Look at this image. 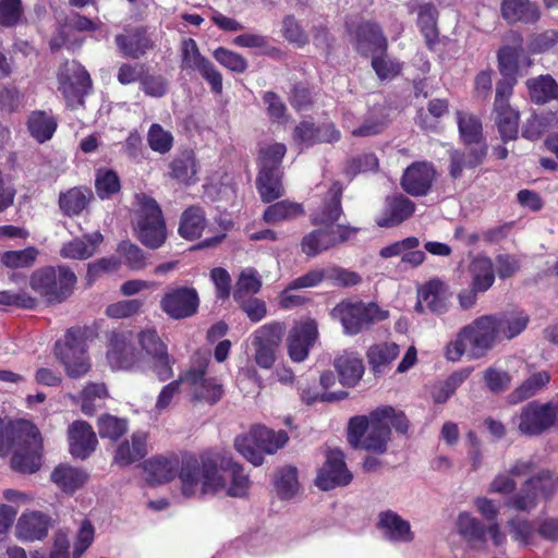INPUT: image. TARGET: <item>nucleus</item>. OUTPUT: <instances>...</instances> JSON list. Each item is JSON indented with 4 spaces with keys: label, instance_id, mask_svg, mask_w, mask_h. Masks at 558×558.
<instances>
[{
    "label": "nucleus",
    "instance_id": "nucleus-36",
    "mask_svg": "<svg viewBox=\"0 0 558 558\" xmlns=\"http://www.w3.org/2000/svg\"><path fill=\"white\" fill-rule=\"evenodd\" d=\"M50 477L61 490L72 494L84 485L87 474L69 464H60L52 471Z\"/></svg>",
    "mask_w": 558,
    "mask_h": 558
},
{
    "label": "nucleus",
    "instance_id": "nucleus-39",
    "mask_svg": "<svg viewBox=\"0 0 558 558\" xmlns=\"http://www.w3.org/2000/svg\"><path fill=\"white\" fill-rule=\"evenodd\" d=\"M303 205L291 201H280L268 206L263 215L267 223L275 225L281 221L294 220L304 216Z\"/></svg>",
    "mask_w": 558,
    "mask_h": 558
},
{
    "label": "nucleus",
    "instance_id": "nucleus-62",
    "mask_svg": "<svg viewBox=\"0 0 558 558\" xmlns=\"http://www.w3.org/2000/svg\"><path fill=\"white\" fill-rule=\"evenodd\" d=\"M372 66L380 80H389L397 76L402 69V64L396 59H391L385 52L373 57Z\"/></svg>",
    "mask_w": 558,
    "mask_h": 558
},
{
    "label": "nucleus",
    "instance_id": "nucleus-15",
    "mask_svg": "<svg viewBox=\"0 0 558 558\" xmlns=\"http://www.w3.org/2000/svg\"><path fill=\"white\" fill-rule=\"evenodd\" d=\"M283 331L282 324L272 322L260 326L252 333L254 360L259 367L265 369L272 367Z\"/></svg>",
    "mask_w": 558,
    "mask_h": 558
},
{
    "label": "nucleus",
    "instance_id": "nucleus-17",
    "mask_svg": "<svg viewBox=\"0 0 558 558\" xmlns=\"http://www.w3.org/2000/svg\"><path fill=\"white\" fill-rule=\"evenodd\" d=\"M558 494V473L546 469L531 470L525 465V512Z\"/></svg>",
    "mask_w": 558,
    "mask_h": 558
},
{
    "label": "nucleus",
    "instance_id": "nucleus-3",
    "mask_svg": "<svg viewBox=\"0 0 558 558\" xmlns=\"http://www.w3.org/2000/svg\"><path fill=\"white\" fill-rule=\"evenodd\" d=\"M43 442L38 428L28 421L5 425L0 418V454L12 452L11 465L23 473L39 469Z\"/></svg>",
    "mask_w": 558,
    "mask_h": 558
},
{
    "label": "nucleus",
    "instance_id": "nucleus-57",
    "mask_svg": "<svg viewBox=\"0 0 558 558\" xmlns=\"http://www.w3.org/2000/svg\"><path fill=\"white\" fill-rule=\"evenodd\" d=\"M24 19V9L22 0H0V25L3 27H14L22 23Z\"/></svg>",
    "mask_w": 558,
    "mask_h": 558
},
{
    "label": "nucleus",
    "instance_id": "nucleus-24",
    "mask_svg": "<svg viewBox=\"0 0 558 558\" xmlns=\"http://www.w3.org/2000/svg\"><path fill=\"white\" fill-rule=\"evenodd\" d=\"M377 529L391 543H411L414 539L410 522L392 510L378 514Z\"/></svg>",
    "mask_w": 558,
    "mask_h": 558
},
{
    "label": "nucleus",
    "instance_id": "nucleus-56",
    "mask_svg": "<svg viewBox=\"0 0 558 558\" xmlns=\"http://www.w3.org/2000/svg\"><path fill=\"white\" fill-rule=\"evenodd\" d=\"M38 256V250L34 246L20 251H7L1 255V262L9 268H24L32 266Z\"/></svg>",
    "mask_w": 558,
    "mask_h": 558
},
{
    "label": "nucleus",
    "instance_id": "nucleus-13",
    "mask_svg": "<svg viewBox=\"0 0 558 558\" xmlns=\"http://www.w3.org/2000/svg\"><path fill=\"white\" fill-rule=\"evenodd\" d=\"M181 69L187 72H198L216 94L222 92V75L207 58L202 56L193 38L181 43Z\"/></svg>",
    "mask_w": 558,
    "mask_h": 558
},
{
    "label": "nucleus",
    "instance_id": "nucleus-4",
    "mask_svg": "<svg viewBox=\"0 0 558 558\" xmlns=\"http://www.w3.org/2000/svg\"><path fill=\"white\" fill-rule=\"evenodd\" d=\"M497 329L493 315H483L462 327L446 347V357L459 361L463 354L471 360L482 359L498 342Z\"/></svg>",
    "mask_w": 558,
    "mask_h": 558
},
{
    "label": "nucleus",
    "instance_id": "nucleus-10",
    "mask_svg": "<svg viewBox=\"0 0 558 558\" xmlns=\"http://www.w3.org/2000/svg\"><path fill=\"white\" fill-rule=\"evenodd\" d=\"M456 526L459 535L472 549H485L487 535L496 547H501L506 543V534L497 522L485 525L466 511L459 513Z\"/></svg>",
    "mask_w": 558,
    "mask_h": 558
},
{
    "label": "nucleus",
    "instance_id": "nucleus-46",
    "mask_svg": "<svg viewBox=\"0 0 558 558\" xmlns=\"http://www.w3.org/2000/svg\"><path fill=\"white\" fill-rule=\"evenodd\" d=\"M254 437L260 452L274 453L288 441V435L283 430L275 432L265 426H255Z\"/></svg>",
    "mask_w": 558,
    "mask_h": 558
},
{
    "label": "nucleus",
    "instance_id": "nucleus-59",
    "mask_svg": "<svg viewBox=\"0 0 558 558\" xmlns=\"http://www.w3.org/2000/svg\"><path fill=\"white\" fill-rule=\"evenodd\" d=\"M142 349L151 357H166L167 347L155 329H145L138 333Z\"/></svg>",
    "mask_w": 558,
    "mask_h": 558
},
{
    "label": "nucleus",
    "instance_id": "nucleus-50",
    "mask_svg": "<svg viewBox=\"0 0 558 558\" xmlns=\"http://www.w3.org/2000/svg\"><path fill=\"white\" fill-rule=\"evenodd\" d=\"M460 135L465 144H477L482 138V123L473 114L457 112Z\"/></svg>",
    "mask_w": 558,
    "mask_h": 558
},
{
    "label": "nucleus",
    "instance_id": "nucleus-11",
    "mask_svg": "<svg viewBox=\"0 0 558 558\" xmlns=\"http://www.w3.org/2000/svg\"><path fill=\"white\" fill-rule=\"evenodd\" d=\"M208 363L206 354L196 353L192 366L184 374V380L191 385L194 400L214 405L222 398L225 390L217 378L205 377Z\"/></svg>",
    "mask_w": 558,
    "mask_h": 558
},
{
    "label": "nucleus",
    "instance_id": "nucleus-19",
    "mask_svg": "<svg viewBox=\"0 0 558 558\" xmlns=\"http://www.w3.org/2000/svg\"><path fill=\"white\" fill-rule=\"evenodd\" d=\"M352 474L347 469L343 453L338 450H329L326 462L318 472L316 485L323 490H329L336 486L348 485Z\"/></svg>",
    "mask_w": 558,
    "mask_h": 558
},
{
    "label": "nucleus",
    "instance_id": "nucleus-49",
    "mask_svg": "<svg viewBox=\"0 0 558 558\" xmlns=\"http://www.w3.org/2000/svg\"><path fill=\"white\" fill-rule=\"evenodd\" d=\"M108 392L104 384H88L81 393V410L86 415H93L106 399Z\"/></svg>",
    "mask_w": 558,
    "mask_h": 558
},
{
    "label": "nucleus",
    "instance_id": "nucleus-20",
    "mask_svg": "<svg viewBox=\"0 0 558 558\" xmlns=\"http://www.w3.org/2000/svg\"><path fill=\"white\" fill-rule=\"evenodd\" d=\"M318 336L317 324L307 319L296 324L287 338L288 354L293 362H303Z\"/></svg>",
    "mask_w": 558,
    "mask_h": 558
},
{
    "label": "nucleus",
    "instance_id": "nucleus-60",
    "mask_svg": "<svg viewBox=\"0 0 558 558\" xmlns=\"http://www.w3.org/2000/svg\"><path fill=\"white\" fill-rule=\"evenodd\" d=\"M147 142L151 150L159 154H166L172 147L173 137L171 133L163 130L161 125L154 123L149 128Z\"/></svg>",
    "mask_w": 558,
    "mask_h": 558
},
{
    "label": "nucleus",
    "instance_id": "nucleus-44",
    "mask_svg": "<svg viewBox=\"0 0 558 558\" xmlns=\"http://www.w3.org/2000/svg\"><path fill=\"white\" fill-rule=\"evenodd\" d=\"M28 130L39 143L50 140L57 129L56 119L46 111H34L28 118Z\"/></svg>",
    "mask_w": 558,
    "mask_h": 558
},
{
    "label": "nucleus",
    "instance_id": "nucleus-8",
    "mask_svg": "<svg viewBox=\"0 0 558 558\" xmlns=\"http://www.w3.org/2000/svg\"><path fill=\"white\" fill-rule=\"evenodd\" d=\"M54 355L70 378H80L90 369L86 342L77 329H69L62 341L54 344Z\"/></svg>",
    "mask_w": 558,
    "mask_h": 558
},
{
    "label": "nucleus",
    "instance_id": "nucleus-58",
    "mask_svg": "<svg viewBox=\"0 0 558 558\" xmlns=\"http://www.w3.org/2000/svg\"><path fill=\"white\" fill-rule=\"evenodd\" d=\"M96 192L100 198H108L120 191V179L113 170H99L96 175Z\"/></svg>",
    "mask_w": 558,
    "mask_h": 558
},
{
    "label": "nucleus",
    "instance_id": "nucleus-23",
    "mask_svg": "<svg viewBox=\"0 0 558 558\" xmlns=\"http://www.w3.org/2000/svg\"><path fill=\"white\" fill-rule=\"evenodd\" d=\"M355 49L363 56L385 52L387 39L380 26L372 21L361 22L354 32Z\"/></svg>",
    "mask_w": 558,
    "mask_h": 558
},
{
    "label": "nucleus",
    "instance_id": "nucleus-30",
    "mask_svg": "<svg viewBox=\"0 0 558 558\" xmlns=\"http://www.w3.org/2000/svg\"><path fill=\"white\" fill-rule=\"evenodd\" d=\"M333 366L344 387L356 386L364 374L363 361L355 352L344 351L339 354L333 361Z\"/></svg>",
    "mask_w": 558,
    "mask_h": 558
},
{
    "label": "nucleus",
    "instance_id": "nucleus-45",
    "mask_svg": "<svg viewBox=\"0 0 558 558\" xmlns=\"http://www.w3.org/2000/svg\"><path fill=\"white\" fill-rule=\"evenodd\" d=\"M399 345L396 343H379L368 349L367 357L373 371L381 374L385 368L398 356Z\"/></svg>",
    "mask_w": 558,
    "mask_h": 558
},
{
    "label": "nucleus",
    "instance_id": "nucleus-40",
    "mask_svg": "<svg viewBox=\"0 0 558 558\" xmlns=\"http://www.w3.org/2000/svg\"><path fill=\"white\" fill-rule=\"evenodd\" d=\"M531 100L536 104H546L550 100H558V84L548 74L539 75L527 83Z\"/></svg>",
    "mask_w": 558,
    "mask_h": 558
},
{
    "label": "nucleus",
    "instance_id": "nucleus-55",
    "mask_svg": "<svg viewBox=\"0 0 558 558\" xmlns=\"http://www.w3.org/2000/svg\"><path fill=\"white\" fill-rule=\"evenodd\" d=\"M128 430V422L110 414H104L98 418V433L101 438L117 440Z\"/></svg>",
    "mask_w": 558,
    "mask_h": 558
},
{
    "label": "nucleus",
    "instance_id": "nucleus-48",
    "mask_svg": "<svg viewBox=\"0 0 558 558\" xmlns=\"http://www.w3.org/2000/svg\"><path fill=\"white\" fill-rule=\"evenodd\" d=\"M287 147L281 143L264 145L259 148V170L281 171V161Z\"/></svg>",
    "mask_w": 558,
    "mask_h": 558
},
{
    "label": "nucleus",
    "instance_id": "nucleus-22",
    "mask_svg": "<svg viewBox=\"0 0 558 558\" xmlns=\"http://www.w3.org/2000/svg\"><path fill=\"white\" fill-rule=\"evenodd\" d=\"M426 310L437 315L448 310L446 286L439 279H432L418 289L415 311L425 313Z\"/></svg>",
    "mask_w": 558,
    "mask_h": 558
},
{
    "label": "nucleus",
    "instance_id": "nucleus-12",
    "mask_svg": "<svg viewBox=\"0 0 558 558\" xmlns=\"http://www.w3.org/2000/svg\"><path fill=\"white\" fill-rule=\"evenodd\" d=\"M59 89L72 108L83 105L84 96L92 87L88 72L76 61L64 62L58 72Z\"/></svg>",
    "mask_w": 558,
    "mask_h": 558
},
{
    "label": "nucleus",
    "instance_id": "nucleus-47",
    "mask_svg": "<svg viewBox=\"0 0 558 558\" xmlns=\"http://www.w3.org/2000/svg\"><path fill=\"white\" fill-rule=\"evenodd\" d=\"M262 278L258 271L253 267L244 268L236 280L233 299H241L244 296H251L260 291Z\"/></svg>",
    "mask_w": 558,
    "mask_h": 558
},
{
    "label": "nucleus",
    "instance_id": "nucleus-1",
    "mask_svg": "<svg viewBox=\"0 0 558 558\" xmlns=\"http://www.w3.org/2000/svg\"><path fill=\"white\" fill-rule=\"evenodd\" d=\"M182 493L186 497L201 493L225 494L230 497H243L248 490V476L243 468L231 459L203 457L201 463L190 458L182 462L179 472Z\"/></svg>",
    "mask_w": 558,
    "mask_h": 558
},
{
    "label": "nucleus",
    "instance_id": "nucleus-26",
    "mask_svg": "<svg viewBox=\"0 0 558 558\" xmlns=\"http://www.w3.org/2000/svg\"><path fill=\"white\" fill-rule=\"evenodd\" d=\"M114 43L123 57L132 59H140L154 46L143 27L126 28L114 37Z\"/></svg>",
    "mask_w": 558,
    "mask_h": 558
},
{
    "label": "nucleus",
    "instance_id": "nucleus-52",
    "mask_svg": "<svg viewBox=\"0 0 558 558\" xmlns=\"http://www.w3.org/2000/svg\"><path fill=\"white\" fill-rule=\"evenodd\" d=\"M171 175L180 182L189 183L196 174V162L190 151L183 153L170 163Z\"/></svg>",
    "mask_w": 558,
    "mask_h": 558
},
{
    "label": "nucleus",
    "instance_id": "nucleus-7",
    "mask_svg": "<svg viewBox=\"0 0 558 558\" xmlns=\"http://www.w3.org/2000/svg\"><path fill=\"white\" fill-rule=\"evenodd\" d=\"M75 282L74 272L65 266L45 267L31 277L32 289L50 303H60L69 298Z\"/></svg>",
    "mask_w": 558,
    "mask_h": 558
},
{
    "label": "nucleus",
    "instance_id": "nucleus-64",
    "mask_svg": "<svg viewBox=\"0 0 558 558\" xmlns=\"http://www.w3.org/2000/svg\"><path fill=\"white\" fill-rule=\"evenodd\" d=\"M534 532L549 542L558 543V518L546 519L538 523L529 524L525 521V544L527 543L529 536H531Z\"/></svg>",
    "mask_w": 558,
    "mask_h": 558
},
{
    "label": "nucleus",
    "instance_id": "nucleus-54",
    "mask_svg": "<svg viewBox=\"0 0 558 558\" xmlns=\"http://www.w3.org/2000/svg\"><path fill=\"white\" fill-rule=\"evenodd\" d=\"M234 447L239 453L255 466L263 464L264 456L257 447V441L254 437V428H252L247 435L238 436L234 439Z\"/></svg>",
    "mask_w": 558,
    "mask_h": 558
},
{
    "label": "nucleus",
    "instance_id": "nucleus-33",
    "mask_svg": "<svg viewBox=\"0 0 558 558\" xmlns=\"http://www.w3.org/2000/svg\"><path fill=\"white\" fill-rule=\"evenodd\" d=\"M147 454V434L145 432H135L131 436V441L125 440L119 445L114 461L121 466L129 465L141 460Z\"/></svg>",
    "mask_w": 558,
    "mask_h": 558
},
{
    "label": "nucleus",
    "instance_id": "nucleus-53",
    "mask_svg": "<svg viewBox=\"0 0 558 558\" xmlns=\"http://www.w3.org/2000/svg\"><path fill=\"white\" fill-rule=\"evenodd\" d=\"M498 340H511L523 330V319L518 315H493Z\"/></svg>",
    "mask_w": 558,
    "mask_h": 558
},
{
    "label": "nucleus",
    "instance_id": "nucleus-37",
    "mask_svg": "<svg viewBox=\"0 0 558 558\" xmlns=\"http://www.w3.org/2000/svg\"><path fill=\"white\" fill-rule=\"evenodd\" d=\"M486 156V148H470L466 151L454 150L450 155L449 173L452 179H459L463 170L480 166Z\"/></svg>",
    "mask_w": 558,
    "mask_h": 558
},
{
    "label": "nucleus",
    "instance_id": "nucleus-5",
    "mask_svg": "<svg viewBox=\"0 0 558 558\" xmlns=\"http://www.w3.org/2000/svg\"><path fill=\"white\" fill-rule=\"evenodd\" d=\"M383 415L384 413L374 410L368 415L351 417L347 435L350 446L375 454L386 453L391 429L381 422Z\"/></svg>",
    "mask_w": 558,
    "mask_h": 558
},
{
    "label": "nucleus",
    "instance_id": "nucleus-41",
    "mask_svg": "<svg viewBox=\"0 0 558 558\" xmlns=\"http://www.w3.org/2000/svg\"><path fill=\"white\" fill-rule=\"evenodd\" d=\"M205 225L204 211L197 206H191L181 216L179 233L184 239L195 240L202 235Z\"/></svg>",
    "mask_w": 558,
    "mask_h": 558
},
{
    "label": "nucleus",
    "instance_id": "nucleus-2",
    "mask_svg": "<svg viewBox=\"0 0 558 558\" xmlns=\"http://www.w3.org/2000/svg\"><path fill=\"white\" fill-rule=\"evenodd\" d=\"M341 195L342 187L335 182L320 207L312 214V223L323 228L311 231L301 241V250L308 257L317 256L356 233V228L336 223L342 214Z\"/></svg>",
    "mask_w": 558,
    "mask_h": 558
},
{
    "label": "nucleus",
    "instance_id": "nucleus-34",
    "mask_svg": "<svg viewBox=\"0 0 558 558\" xmlns=\"http://www.w3.org/2000/svg\"><path fill=\"white\" fill-rule=\"evenodd\" d=\"M102 234L98 231L87 234L83 239H74L62 246L60 255L71 259L89 258L95 254L96 247L102 242Z\"/></svg>",
    "mask_w": 558,
    "mask_h": 558
},
{
    "label": "nucleus",
    "instance_id": "nucleus-27",
    "mask_svg": "<svg viewBox=\"0 0 558 558\" xmlns=\"http://www.w3.org/2000/svg\"><path fill=\"white\" fill-rule=\"evenodd\" d=\"M70 452L73 457L86 459L96 448L97 438L92 426L84 421H75L69 426Z\"/></svg>",
    "mask_w": 558,
    "mask_h": 558
},
{
    "label": "nucleus",
    "instance_id": "nucleus-25",
    "mask_svg": "<svg viewBox=\"0 0 558 558\" xmlns=\"http://www.w3.org/2000/svg\"><path fill=\"white\" fill-rule=\"evenodd\" d=\"M107 359L114 369H129L135 362V350L130 333L112 331L109 336Z\"/></svg>",
    "mask_w": 558,
    "mask_h": 558
},
{
    "label": "nucleus",
    "instance_id": "nucleus-14",
    "mask_svg": "<svg viewBox=\"0 0 558 558\" xmlns=\"http://www.w3.org/2000/svg\"><path fill=\"white\" fill-rule=\"evenodd\" d=\"M512 90L513 82L497 83L494 102L495 122L504 142L514 141L519 132L520 112L509 105Z\"/></svg>",
    "mask_w": 558,
    "mask_h": 558
},
{
    "label": "nucleus",
    "instance_id": "nucleus-28",
    "mask_svg": "<svg viewBox=\"0 0 558 558\" xmlns=\"http://www.w3.org/2000/svg\"><path fill=\"white\" fill-rule=\"evenodd\" d=\"M415 209L412 201L403 195L388 196L380 218L377 219L379 227H396L410 218Z\"/></svg>",
    "mask_w": 558,
    "mask_h": 558
},
{
    "label": "nucleus",
    "instance_id": "nucleus-51",
    "mask_svg": "<svg viewBox=\"0 0 558 558\" xmlns=\"http://www.w3.org/2000/svg\"><path fill=\"white\" fill-rule=\"evenodd\" d=\"M276 489L281 499L292 498L299 487L296 469L293 466H286L277 472L275 481Z\"/></svg>",
    "mask_w": 558,
    "mask_h": 558
},
{
    "label": "nucleus",
    "instance_id": "nucleus-63",
    "mask_svg": "<svg viewBox=\"0 0 558 558\" xmlns=\"http://www.w3.org/2000/svg\"><path fill=\"white\" fill-rule=\"evenodd\" d=\"M241 311H243L252 323H258L267 315L265 301L251 296L234 299Z\"/></svg>",
    "mask_w": 558,
    "mask_h": 558
},
{
    "label": "nucleus",
    "instance_id": "nucleus-31",
    "mask_svg": "<svg viewBox=\"0 0 558 558\" xmlns=\"http://www.w3.org/2000/svg\"><path fill=\"white\" fill-rule=\"evenodd\" d=\"M294 141L310 147L319 142H332L339 140V132L331 125L315 126L311 121L298 124L293 133Z\"/></svg>",
    "mask_w": 558,
    "mask_h": 558
},
{
    "label": "nucleus",
    "instance_id": "nucleus-38",
    "mask_svg": "<svg viewBox=\"0 0 558 558\" xmlns=\"http://www.w3.org/2000/svg\"><path fill=\"white\" fill-rule=\"evenodd\" d=\"M281 177L282 171L259 170L256 185L264 203H270L284 194Z\"/></svg>",
    "mask_w": 558,
    "mask_h": 558
},
{
    "label": "nucleus",
    "instance_id": "nucleus-9",
    "mask_svg": "<svg viewBox=\"0 0 558 558\" xmlns=\"http://www.w3.org/2000/svg\"><path fill=\"white\" fill-rule=\"evenodd\" d=\"M332 314L340 319L344 332L351 336L388 317V311L374 302H341L333 308Z\"/></svg>",
    "mask_w": 558,
    "mask_h": 558
},
{
    "label": "nucleus",
    "instance_id": "nucleus-29",
    "mask_svg": "<svg viewBox=\"0 0 558 558\" xmlns=\"http://www.w3.org/2000/svg\"><path fill=\"white\" fill-rule=\"evenodd\" d=\"M180 461L178 457H154L144 463L146 481L150 485L170 482L178 475Z\"/></svg>",
    "mask_w": 558,
    "mask_h": 558
},
{
    "label": "nucleus",
    "instance_id": "nucleus-6",
    "mask_svg": "<svg viewBox=\"0 0 558 558\" xmlns=\"http://www.w3.org/2000/svg\"><path fill=\"white\" fill-rule=\"evenodd\" d=\"M134 226L138 240L151 250L160 247L167 239L166 222L158 203L150 196L135 195Z\"/></svg>",
    "mask_w": 558,
    "mask_h": 558
},
{
    "label": "nucleus",
    "instance_id": "nucleus-43",
    "mask_svg": "<svg viewBox=\"0 0 558 558\" xmlns=\"http://www.w3.org/2000/svg\"><path fill=\"white\" fill-rule=\"evenodd\" d=\"M92 192L85 187H73L61 193L59 197V206L63 214L74 216L81 214L87 206Z\"/></svg>",
    "mask_w": 558,
    "mask_h": 558
},
{
    "label": "nucleus",
    "instance_id": "nucleus-21",
    "mask_svg": "<svg viewBox=\"0 0 558 558\" xmlns=\"http://www.w3.org/2000/svg\"><path fill=\"white\" fill-rule=\"evenodd\" d=\"M435 180V169L432 163L417 161L410 165L401 179L402 189L412 196L426 195Z\"/></svg>",
    "mask_w": 558,
    "mask_h": 558
},
{
    "label": "nucleus",
    "instance_id": "nucleus-32",
    "mask_svg": "<svg viewBox=\"0 0 558 558\" xmlns=\"http://www.w3.org/2000/svg\"><path fill=\"white\" fill-rule=\"evenodd\" d=\"M49 519L46 514L32 511L23 513L16 524V536L21 541L41 539L48 533Z\"/></svg>",
    "mask_w": 558,
    "mask_h": 558
},
{
    "label": "nucleus",
    "instance_id": "nucleus-35",
    "mask_svg": "<svg viewBox=\"0 0 558 558\" xmlns=\"http://www.w3.org/2000/svg\"><path fill=\"white\" fill-rule=\"evenodd\" d=\"M522 54L521 39L514 45L502 46L497 54L499 72L504 76L499 82H513L517 84L515 75L519 70L520 58Z\"/></svg>",
    "mask_w": 558,
    "mask_h": 558
},
{
    "label": "nucleus",
    "instance_id": "nucleus-18",
    "mask_svg": "<svg viewBox=\"0 0 558 558\" xmlns=\"http://www.w3.org/2000/svg\"><path fill=\"white\" fill-rule=\"evenodd\" d=\"M549 429H558V395L549 402H532L525 408V434L541 435Z\"/></svg>",
    "mask_w": 558,
    "mask_h": 558
},
{
    "label": "nucleus",
    "instance_id": "nucleus-16",
    "mask_svg": "<svg viewBox=\"0 0 558 558\" xmlns=\"http://www.w3.org/2000/svg\"><path fill=\"white\" fill-rule=\"evenodd\" d=\"M199 296L191 287L168 288L160 300V308L172 319H185L197 313Z\"/></svg>",
    "mask_w": 558,
    "mask_h": 558
},
{
    "label": "nucleus",
    "instance_id": "nucleus-42",
    "mask_svg": "<svg viewBox=\"0 0 558 558\" xmlns=\"http://www.w3.org/2000/svg\"><path fill=\"white\" fill-rule=\"evenodd\" d=\"M470 271L475 291L485 292L493 286L495 274L493 263L488 257H475L470 265Z\"/></svg>",
    "mask_w": 558,
    "mask_h": 558
},
{
    "label": "nucleus",
    "instance_id": "nucleus-61",
    "mask_svg": "<svg viewBox=\"0 0 558 558\" xmlns=\"http://www.w3.org/2000/svg\"><path fill=\"white\" fill-rule=\"evenodd\" d=\"M213 56L217 62L232 72L243 73L247 69V61L238 52L219 47Z\"/></svg>",
    "mask_w": 558,
    "mask_h": 558
}]
</instances>
